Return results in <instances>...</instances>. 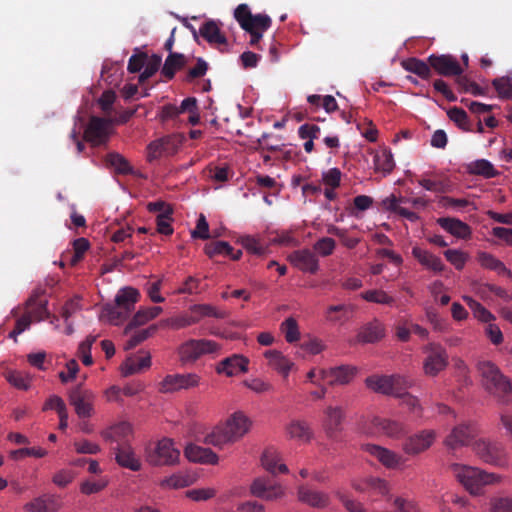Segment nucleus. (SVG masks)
I'll return each mask as SVG.
<instances>
[{
  "label": "nucleus",
  "mask_w": 512,
  "mask_h": 512,
  "mask_svg": "<svg viewBox=\"0 0 512 512\" xmlns=\"http://www.w3.org/2000/svg\"><path fill=\"white\" fill-rule=\"evenodd\" d=\"M449 469L455 479L472 496H481L484 493V487L487 485L499 483L501 476L495 473H488L480 468L452 463Z\"/></svg>",
  "instance_id": "f257e3e1"
},
{
  "label": "nucleus",
  "mask_w": 512,
  "mask_h": 512,
  "mask_svg": "<svg viewBox=\"0 0 512 512\" xmlns=\"http://www.w3.org/2000/svg\"><path fill=\"white\" fill-rule=\"evenodd\" d=\"M477 369L488 393L497 397L502 403L512 402V381L501 372L495 363L488 360L479 361Z\"/></svg>",
  "instance_id": "f03ea898"
},
{
  "label": "nucleus",
  "mask_w": 512,
  "mask_h": 512,
  "mask_svg": "<svg viewBox=\"0 0 512 512\" xmlns=\"http://www.w3.org/2000/svg\"><path fill=\"white\" fill-rule=\"evenodd\" d=\"M249 427V419L242 413H235L225 424L217 426L208 434L205 437V442L221 448L228 443L239 440L248 432Z\"/></svg>",
  "instance_id": "7ed1b4c3"
},
{
  "label": "nucleus",
  "mask_w": 512,
  "mask_h": 512,
  "mask_svg": "<svg viewBox=\"0 0 512 512\" xmlns=\"http://www.w3.org/2000/svg\"><path fill=\"white\" fill-rule=\"evenodd\" d=\"M234 18L240 27L250 34V45L256 46L272 24L271 18L267 14L253 15L247 4H240L234 10Z\"/></svg>",
  "instance_id": "20e7f679"
},
{
  "label": "nucleus",
  "mask_w": 512,
  "mask_h": 512,
  "mask_svg": "<svg viewBox=\"0 0 512 512\" xmlns=\"http://www.w3.org/2000/svg\"><path fill=\"white\" fill-rule=\"evenodd\" d=\"M219 349L220 345L213 340L191 339L179 347V359L183 364L194 363L201 356L217 353Z\"/></svg>",
  "instance_id": "39448f33"
},
{
  "label": "nucleus",
  "mask_w": 512,
  "mask_h": 512,
  "mask_svg": "<svg viewBox=\"0 0 512 512\" xmlns=\"http://www.w3.org/2000/svg\"><path fill=\"white\" fill-rule=\"evenodd\" d=\"M423 352L427 354L423 369L428 376H436L448 365V354L446 349L439 343L431 342L423 347Z\"/></svg>",
  "instance_id": "423d86ee"
},
{
  "label": "nucleus",
  "mask_w": 512,
  "mask_h": 512,
  "mask_svg": "<svg viewBox=\"0 0 512 512\" xmlns=\"http://www.w3.org/2000/svg\"><path fill=\"white\" fill-rule=\"evenodd\" d=\"M95 398V394L82 385L75 386L69 392V402L81 419L90 418L94 414Z\"/></svg>",
  "instance_id": "0eeeda50"
},
{
  "label": "nucleus",
  "mask_w": 512,
  "mask_h": 512,
  "mask_svg": "<svg viewBox=\"0 0 512 512\" xmlns=\"http://www.w3.org/2000/svg\"><path fill=\"white\" fill-rule=\"evenodd\" d=\"M180 451L171 439L163 438L148 454V461L155 466L173 465L179 459Z\"/></svg>",
  "instance_id": "6e6552de"
},
{
  "label": "nucleus",
  "mask_w": 512,
  "mask_h": 512,
  "mask_svg": "<svg viewBox=\"0 0 512 512\" xmlns=\"http://www.w3.org/2000/svg\"><path fill=\"white\" fill-rule=\"evenodd\" d=\"M477 456L485 463L504 466L506 464L505 450L501 443L488 440H478L474 445Z\"/></svg>",
  "instance_id": "1a4fd4ad"
},
{
  "label": "nucleus",
  "mask_w": 512,
  "mask_h": 512,
  "mask_svg": "<svg viewBox=\"0 0 512 512\" xmlns=\"http://www.w3.org/2000/svg\"><path fill=\"white\" fill-rule=\"evenodd\" d=\"M200 383V376L196 373L170 374L160 383L159 391L162 393H173L179 390H188L197 387Z\"/></svg>",
  "instance_id": "9d476101"
},
{
  "label": "nucleus",
  "mask_w": 512,
  "mask_h": 512,
  "mask_svg": "<svg viewBox=\"0 0 512 512\" xmlns=\"http://www.w3.org/2000/svg\"><path fill=\"white\" fill-rule=\"evenodd\" d=\"M110 128V120L93 116L84 131V139L93 146L105 144L109 138Z\"/></svg>",
  "instance_id": "9b49d317"
},
{
  "label": "nucleus",
  "mask_w": 512,
  "mask_h": 512,
  "mask_svg": "<svg viewBox=\"0 0 512 512\" xmlns=\"http://www.w3.org/2000/svg\"><path fill=\"white\" fill-rule=\"evenodd\" d=\"M357 373V368L350 365H341L329 369H320L319 376L331 386L349 384Z\"/></svg>",
  "instance_id": "f8f14e48"
},
{
  "label": "nucleus",
  "mask_w": 512,
  "mask_h": 512,
  "mask_svg": "<svg viewBox=\"0 0 512 512\" xmlns=\"http://www.w3.org/2000/svg\"><path fill=\"white\" fill-rule=\"evenodd\" d=\"M404 379L400 376H370L365 380L366 386L378 393L386 395H398V391Z\"/></svg>",
  "instance_id": "ddd939ff"
},
{
  "label": "nucleus",
  "mask_w": 512,
  "mask_h": 512,
  "mask_svg": "<svg viewBox=\"0 0 512 512\" xmlns=\"http://www.w3.org/2000/svg\"><path fill=\"white\" fill-rule=\"evenodd\" d=\"M428 63L441 76H459L463 69L457 59L451 55H430Z\"/></svg>",
  "instance_id": "4468645a"
},
{
  "label": "nucleus",
  "mask_w": 512,
  "mask_h": 512,
  "mask_svg": "<svg viewBox=\"0 0 512 512\" xmlns=\"http://www.w3.org/2000/svg\"><path fill=\"white\" fill-rule=\"evenodd\" d=\"M477 429L473 423H462L455 426L445 439V445L450 449L467 446L475 437Z\"/></svg>",
  "instance_id": "2eb2a0df"
},
{
  "label": "nucleus",
  "mask_w": 512,
  "mask_h": 512,
  "mask_svg": "<svg viewBox=\"0 0 512 512\" xmlns=\"http://www.w3.org/2000/svg\"><path fill=\"white\" fill-rule=\"evenodd\" d=\"M251 493L255 497L272 501L284 495L283 487L270 478H257L251 485Z\"/></svg>",
  "instance_id": "dca6fc26"
},
{
  "label": "nucleus",
  "mask_w": 512,
  "mask_h": 512,
  "mask_svg": "<svg viewBox=\"0 0 512 512\" xmlns=\"http://www.w3.org/2000/svg\"><path fill=\"white\" fill-rule=\"evenodd\" d=\"M434 440L435 432L433 430H423L408 437L403 444V450L409 455H417L427 450Z\"/></svg>",
  "instance_id": "f3484780"
},
{
  "label": "nucleus",
  "mask_w": 512,
  "mask_h": 512,
  "mask_svg": "<svg viewBox=\"0 0 512 512\" xmlns=\"http://www.w3.org/2000/svg\"><path fill=\"white\" fill-rule=\"evenodd\" d=\"M249 360L241 354H233L224 358L216 365V372L232 377L248 370Z\"/></svg>",
  "instance_id": "a211bd4d"
},
{
  "label": "nucleus",
  "mask_w": 512,
  "mask_h": 512,
  "mask_svg": "<svg viewBox=\"0 0 512 512\" xmlns=\"http://www.w3.org/2000/svg\"><path fill=\"white\" fill-rule=\"evenodd\" d=\"M290 262L303 272L315 274L319 269L317 256L309 249L292 252L289 255Z\"/></svg>",
  "instance_id": "6ab92c4d"
},
{
  "label": "nucleus",
  "mask_w": 512,
  "mask_h": 512,
  "mask_svg": "<svg viewBox=\"0 0 512 512\" xmlns=\"http://www.w3.org/2000/svg\"><path fill=\"white\" fill-rule=\"evenodd\" d=\"M132 433V427L128 422L116 423L101 432L102 438L110 443H116L117 446L128 445V437Z\"/></svg>",
  "instance_id": "aec40b11"
},
{
  "label": "nucleus",
  "mask_w": 512,
  "mask_h": 512,
  "mask_svg": "<svg viewBox=\"0 0 512 512\" xmlns=\"http://www.w3.org/2000/svg\"><path fill=\"white\" fill-rule=\"evenodd\" d=\"M62 506L58 496L43 494L34 498L25 505V510L30 512H57Z\"/></svg>",
  "instance_id": "412c9836"
},
{
  "label": "nucleus",
  "mask_w": 512,
  "mask_h": 512,
  "mask_svg": "<svg viewBox=\"0 0 512 512\" xmlns=\"http://www.w3.org/2000/svg\"><path fill=\"white\" fill-rule=\"evenodd\" d=\"M364 450L377 458L387 468H397L402 464L401 456L375 444H366Z\"/></svg>",
  "instance_id": "4be33fe9"
},
{
  "label": "nucleus",
  "mask_w": 512,
  "mask_h": 512,
  "mask_svg": "<svg viewBox=\"0 0 512 512\" xmlns=\"http://www.w3.org/2000/svg\"><path fill=\"white\" fill-rule=\"evenodd\" d=\"M439 226L460 239H468L471 237L472 231L468 224L465 222L452 217H441L437 219Z\"/></svg>",
  "instance_id": "5701e85b"
},
{
  "label": "nucleus",
  "mask_w": 512,
  "mask_h": 512,
  "mask_svg": "<svg viewBox=\"0 0 512 512\" xmlns=\"http://www.w3.org/2000/svg\"><path fill=\"white\" fill-rule=\"evenodd\" d=\"M325 419L323 426L328 437L333 438L341 430L344 419V411L341 407L328 406L325 409Z\"/></svg>",
  "instance_id": "b1692460"
},
{
  "label": "nucleus",
  "mask_w": 512,
  "mask_h": 512,
  "mask_svg": "<svg viewBox=\"0 0 512 512\" xmlns=\"http://www.w3.org/2000/svg\"><path fill=\"white\" fill-rule=\"evenodd\" d=\"M298 499L314 508H324L329 504L328 494L313 490L304 485H301L298 488Z\"/></svg>",
  "instance_id": "393cba45"
},
{
  "label": "nucleus",
  "mask_w": 512,
  "mask_h": 512,
  "mask_svg": "<svg viewBox=\"0 0 512 512\" xmlns=\"http://www.w3.org/2000/svg\"><path fill=\"white\" fill-rule=\"evenodd\" d=\"M116 462L124 468L132 471H139L141 463L129 445L116 446L113 448Z\"/></svg>",
  "instance_id": "a878e982"
},
{
  "label": "nucleus",
  "mask_w": 512,
  "mask_h": 512,
  "mask_svg": "<svg viewBox=\"0 0 512 512\" xmlns=\"http://www.w3.org/2000/svg\"><path fill=\"white\" fill-rule=\"evenodd\" d=\"M264 356L268 360V365L270 368L277 371L284 378L288 377L294 364L286 356H284L282 352L278 350H268L264 353Z\"/></svg>",
  "instance_id": "bb28decb"
},
{
  "label": "nucleus",
  "mask_w": 512,
  "mask_h": 512,
  "mask_svg": "<svg viewBox=\"0 0 512 512\" xmlns=\"http://www.w3.org/2000/svg\"><path fill=\"white\" fill-rule=\"evenodd\" d=\"M185 456L189 461L202 464H216L218 456L209 448L190 444L185 448Z\"/></svg>",
  "instance_id": "cd10ccee"
},
{
  "label": "nucleus",
  "mask_w": 512,
  "mask_h": 512,
  "mask_svg": "<svg viewBox=\"0 0 512 512\" xmlns=\"http://www.w3.org/2000/svg\"><path fill=\"white\" fill-rule=\"evenodd\" d=\"M385 335V329L381 322L373 320L362 326L358 333V341L363 343H374L381 340Z\"/></svg>",
  "instance_id": "c85d7f7f"
},
{
  "label": "nucleus",
  "mask_w": 512,
  "mask_h": 512,
  "mask_svg": "<svg viewBox=\"0 0 512 512\" xmlns=\"http://www.w3.org/2000/svg\"><path fill=\"white\" fill-rule=\"evenodd\" d=\"M412 255L418 260V262L422 266L435 273H440L445 268V265L438 256L419 247L412 248Z\"/></svg>",
  "instance_id": "c756f323"
},
{
  "label": "nucleus",
  "mask_w": 512,
  "mask_h": 512,
  "mask_svg": "<svg viewBox=\"0 0 512 512\" xmlns=\"http://www.w3.org/2000/svg\"><path fill=\"white\" fill-rule=\"evenodd\" d=\"M200 35L210 44L226 45L227 38L221 32L215 21L209 20L202 24L199 29Z\"/></svg>",
  "instance_id": "7c9ffc66"
},
{
  "label": "nucleus",
  "mask_w": 512,
  "mask_h": 512,
  "mask_svg": "<svg viewBox=\"0 0 512 512\" xmlns=\"http://www.w3.org/2000/svg\"><path fill=\"white\" fill-rule=\"evenodd\" d=\"M151 366V356L149 353L129 357L123 365V374L129 376L138 373Z\"/></svg>",
  "instance_id": "2f4dec72"
},
{
  "label": "nucleus",
  "mask_w": 512,
  "mask_h": 512,
  "mask_svg": "<svg viewBox=\"0 0 512 512\" xmlns=\"http://www.w3.org/2000/svg\"><path fill=\"white\" fill-rule=\"evenodd\" d=\"M373 425L389 437L397 438L405 433L403 424L395 420L376 417L373 419Z\"/></svg>",
  "instance_id": "473e14b6"
},
{
  "label": "nucleus",
  "mask_w": 512,
  "mask_h": 512,
  "mask_svg": "<svg viewBox=\"0 0 512 512\" xmlns=\"http://www.w3.org/2000/svg\"><path fill=\"white\" fill-rule=\"evenodd\" d=\"M477 260L485 269L495 271L499 275L512 276L511 271L505 266V264L490 253L483 251L479 252L477 254Z\"/></svg>",
  "instance_id": "72a5a7b5"
},
{
  "label": "nucleus",
  "mask_w": 512,
  "mask_h": 512,
  "mask_svg": "<svg viewBox=\"0 0 512 512\" xmlns=\"http://www.w3.org/2000/svg\"><path fill=\"white\" fill-rule=\"evenodd\" d=\"M186 65V58L181 53L171 52L167 56L164 65L161 69V73L167 79H173L175 73L182 69Z\"/></svg>",
  "instance_id": "f704fd0d"
},
{
  "label": "nucleus",
  "mask_w": 512,
  "mask_h": 512,
  "mask_svg": "<svg viewBox=\"0 0 512 512\" xmlns=\"http://www.w3.org/2000/svg\"><path fill=\"white\" fill-rule=\"evenodd\" d=\"M139 297L140 294L137 289L126 287L117 293L115 303L123 308V310L130 313L134 309V305L138 301Z\"/></svg>",
  "instance_id": "c9c22d12"
},
{
  "label": "nucleus",
  "mask_w": 512,
  "mask_h": 512,
  "mask_svg": "<svg viewBox=\"0 0 512 512\" xmlns=\"http://www.w3.org/2000/svg\"><path fill=\"white\" fill-rule=\"evenodd\" d=\"M402 67L404 70L416 74L422 79H429L432 76L431 66L428 61L425 62L415 57L404 60L402 62Z\"/></svg>",
  "instance_id": "e433bc0d"
},
{
  "label": "nucleus",
  "mask_w": 512,
  "mask_h": 512,
  "mask_svg": "<svg viewBox=\"0 0 512 512\" xmlns=\"http://www.w3.org/2000/svg\"><path fill=\"white\" fill-rule=\"evenodd\" d=\"M467 172L484 178H494L499 175L493 164L486 159L475 160L467 165Z\"/></svg>",
  "instance_id": "4c0bfd02"
},
{
  "label": "nucleus",
  "mask_w": 512,
  "mask_h": 512,
  "mask_svg": "<svg viewBox=\"0 0 512 512\" xmlns=\"http://www.w3.org/2000/svg\"><path fill=\"white\" fill-rule=\"evenodd\" d=\"M90 243L86 238L80 237L73 241V253L68 252L63 255V259L60 262L61 266H64V261H68L71 266H75L80 260H82L85 252L89 249Z\"/></svg>",
  "instance_id": "58836bf2"
},
{
  "label": "nucleus",
  "mask_w": 512,
  "mask_h": 512,
  "mask_svg": "<svg viewBox=\"0 0 512 512\" xmlns=\"http://www.w3.org/2000/svg\"><path fill=\"white\" fill-rule=\"evenodd\" d=\"M26 313L32 320L41 321L48 315L47 301L38 299L37 295H32L26 302Z\"/></svg>",
  "instance_id": "ea45409f"
},
{
  "label": "nucleus",
  "mask_w": 512,
  "mask_h": 512,
  "mask_svg": "<svg viewBox=\"0 0 512 512\" xmlns=\"http://www.w3.org/2000/svg\"><path fill=\"white\" fill-rule=\"evenodd\" d=\"M353 311L354 307L352 305H331L325 312V318L331 323H344L349 319V313Z\"/></svg>",
  "instance_id": "a19ab883"
},
{
  "label": "nucleus",
  "mask_w": 512,
  "mask_h": 512,
  "mask_svg": "<svg viewBox=\"0 0 512 512\" xmlns=\"http://www.w3.org/2000/svg\"><path fill=\"white\" fill-rule=\"evenodd\" d=\"M162 312V308L159 306L148 307L140 309L132 318L128 324L126 330L142 326L148 321L155 319Z\"/></svg>",
  "instance_id": "79ce46f5"
},
{
  "label": "nucleus",
  "mask_w": 512,
  "mask_h": 512,
  "mask_svg": "<svg viewBox=\"0 0 512 512\" xmlns=\"http://www.w3.org/2000/svg\"><path fill=\"white\" fill-rule=\"evenodd\" d=\"M464 302L472 310L473 315L479 321L489 323L495 319L494 315L488 311L480 302L470 296H463Z\"/></svg>",
  "instance_id": "37998d69"
},
{
  "label": "nucleus",
  "mask_w": 512,
  "mask_h": 512,
  "mask_svg": "<svg viewBox=\"0 0 512 512\" xmlns=\"http://www.w3.org/2000/svg\"><path fill=\"white\" fill-rule=\"evenodd\" d=\"M190 311L194 317H199V320L203 317H213L216 319H223L226 317V313L224 311L218 310L210 304L192 305L190 307Z\"/></svg>",
  "instance_id": "c03bdc74"
},
{
  "label": "nucleus",
  "mask_w": 512,
  "mask_h": 512,
  "mask_svg": "<svg viewBox=\"0 0 512 512\" xmlns=\"http://www.w3.org/2000/svg\"><path fill=\"white\" fill-rule=\"evenodd\" d=\"M360 297L367 302L383 304L392 306L395 302V299L388 295L385 291L381 289H372L364 291L360 294Z\"/></svg>",
  "instance_id": "a18cd8bd"
},
{
  "label": "nucleus",
  "mask_w": 512,
  "mask_h": 512,
  "mask_svg": "<svg viewBox=\"0 0 512 512\" xmlns=\"http://www.w3.org/2000/svg\"><path fill=\"white\" fill-rule=\"evenodd\" d=\"M287 430L292 438L302 441H309L312 437L311 429L305 421L294 420L290 423Z\"/></svg>",
  "instance_id": "49530a36"
},
{
  "label": "nucleus",
  "mask_w": 512,
  "mask_h": 512,
  "mask_svg": "<svg viewBox=\"0 0 512 512\" xmlns=\"http://www.w3.org/2000/svg\"><path fill=\"white\" fill-rule=\"evenodd\" d=\"M374 166L376 171L382 172L384 175L391 173L395 166L392 153L385 150L376 154L374 156Z\"/></svg>",
  "instance_id": "de8ad7c7"
},
{
  "label": "nucleus",
  "mask_w": 512,
  "mask_h": 512,
  "mask_svg": "<svg viewBox=\"0 0 512 512\" xmlns=\"http://www.w3.org/2000/svg\"><path fill=\"white\" fill-rule=\"evenodd\" d=\"M449 118L456 123V125L464 131L472 132L473 125L468 118L465 110L458 107H453L448 111Z\"/></svg>",
  "instance_id": "09e8293b"
},
{
  "label": "nucleus",
  "mask_w": 512,
  "mask_h": 512,
  "mask_svg": "<svg viewBox=\"0 0 512 512\" xmlns=\"http://www.w3.org/2000/svg\"><path fill=\"white\" fill-rule=\"evenodd\" d=\"M162 63V57L157 54H153L151 57H147L144 65V71L139 76V82L143 83L145 80L152 77L160 68Z\"/></svg>",
  "instance_id": "8fccbe9b"
},
{
  "label": "nucleus",
  "mask_w": 512,
  "mask_h": 512,
  "mask_svg": "<svg viewBox=\"0 0 512 512\" xmlns=\"http://www.w3.org/2000/svg\"><path fill=\"white\" fill-rule=\"evenodd\" d=\"M191 479L187 475L183 474H173L169 477L164 478L160 482V486L162 488H170V489H178L184 488L191 484Z\"/></svg>",
  "instance_id": "3c124183"
},
{
  "label": "nucleus",
  "mask_w": 512,
  "mask_h": 512,
  "mask_svg": "<svg viewBox=\"0 0 512 512\" xmlns=\"http://www.w3.org/2000/svg\"><path fill=\"white\" fill-rule=\"evenodd\" d=\"M492 85L501 99H512V78L499 77L492 81Z\"/></svg>",
  "instance_id": "603ef678"
},
{
  "label": "nucleus",
  "mask_w": 512,
  "mask_h": 512,
  "mask_svg": "<svg viewBox=\"0 0 512 512\" xmlns=\"http://www.w3.org/2000/svg\"><path fill=\"white\" fill-rule=\"evenodd\" d=\"M106 162L110 166L114 167L116 172L119 174H129L132 168L129 162L118 153H110L106 157Z\"/></svg>",
  "instance_id": "864d4df0"
},
{
  "label": "nucleus",
  "mask_w": 512,
  "mask_h": 512,
  "mask_svg": "<svg viewBox=\"0 0 512 512\" xmlns=\"http://www.w3.org/2000/svg\"><path fill=\"white\" fill-rule=\"evenodd\" d=\"M281 330L284 333L285 339L288 343H294L299 339L300 333L298 324L294 318H287L281 324Z\"/></svg>",
  "instance_id": "5fc2aeb1"
},
{
  "label": "nucleus",
  "mask_w": 512,
  "mask_h": 512,
  "mask_svg": "<svg viewBox=\"0 0 512 512\" xmlns=\"http://www.w3.org/2000/svg\"><path fill=\"white\" fill-rule=\"evenodd\" d=\"M104 312H105V315L108 318L109 322H111L114 325H119L120 323H122L124 320L127 319V317L130 314L116 304L115 305H107L104 308Z\"/></svg>",
  "instance_id": "6e6d98bb"
},
{
  "label": "nucleus",
  "mask_w": 512,
  "mask_h": 512,
  "mask_svg": "<svg viewBox=\"0 0 512 512\" xmlns=\"http://www.w3.org/2000/svg\"><path fill=\"white\" fill-rule=\"evenodd\" d=\"M279 460V454L276 449L267 448L261 457L262 466L271 474H276V465Z\"/></svg>",
  "instance_id": "4d7b16f0"
},
{
  "label": "nucleus",
  "mask_w": 512,
  "mask_h": 512,
  "mask_svg": "<svg viewBox=\"0 0 512 512\" xmlns=\"http://www.w3.org/2000/svg\"><path fill=\"white\" fill-rule=\"evenodd\" d=\"M157 325H151L150 327L146 329H142L140 331H137L131 338L126 342L125 349L130 350L135 348L137 345H139L141 342L146 340L148 337H150L152 334H154L157 330Z\"/></svg>",
  "instance_id": "13d9d810"
},
{
  "label": "nucleus",
  "mask_w": 512,
  "mask_h": 512,
  "mask_svg": "<svg viewBox=\"0 0 512 512\" xmlns=\"http://www.w3.org/2000/svg\"><path fill=\"white\" fill-rule=\"evenodd\" d=\"M444 256L457 270H462L468 260V254L457 249L444 251Z\"/></svg>",
  "instance_id": "bf43d9fd"
},
{
  "label": "nucleus",
  "mask_w": 512,
  "mask_h": 512,
  "mask_svg": "<svg viewBox=\"0 0 512 512\" xmlns=\"http://www.w3.org/2000/svg\"><path fill=\"white\" fill-rule=\"evenodd\" d=\"M232 252V246L225 241H215L207 244L205 246V253L210 257H214L216 255H225L228 256V253Z\"/></svg>",
  "instance_id": "052dcab7"
},
{
  "label": "nucleus",
  "mask_w": 512,
  "mask_h": 512,
  "mask_svg": "<svg viewBox=\"0 0 512 512\" xmlns=\"http://www.w3.org/2000/svg\"><path fill=\"white\" fill-rule=\"evenodd\" d=\"M396 397H399L402 399V404L405 405L412 413H414L417 417H420L422 415V407L419 403V400L408 393L398 391V395Z\"/></svg>",
  "instance_id": "680f3d73"
},
{
  "label": "nucleus",
  "mask_w": 512,
  "mask_h": 512,
  "mask_svg": "<svg viewBox=\"0 0 512 512\" xmlns=\"http://www.w3.org/2000/svg\"><path fill=\"white\" fill-rule=\"evenodd\" d=\"M335 247L336 242L330 237L320 238L313 246L314 250L323 257L331 255L334 252Z\"/></svg>",
  "instance_id": "e2e57ef3"
},
{
  "label": "nucleus",
  "mask_w": 512,
  "mask_h": 512,
  "mask_svg": "<svg viewBox=\"0 0 512 512\" xmlns=\"http://www.w3.org/2000/svg\"><path fill=\"white\" fill-rule=\"evenodd\" d=\"M6 379L11 385L18 389L26 390L30 385V378L19 371H10Z\"/></svg>",
  "instance_id": "0e129e2a"
},
{
  "label": "nucleus",
  "mask_w": 512,
  "mask_h": 512,
  "mask_svg": "<svg viewBox=\"0 0 512 512\" xmlns=\"http://www.w3.org/2000/svg\"><path fill=\"white\" fill-rule=\"evenodd\" d=\"M336 496L349 512H366V509L361 502L350 498L345 493L337 491Z\"/></svg>",
  "instance_id": "69168bd1"
},
{
  "label": "nucleus",
  "mask_w": 512,
  "mask_h": 512,
  "mask_svg": "<svg viewBox=\"0 0 512 512\" xmlns=\"http://www.w3.org/2000/svg\"><path fill=\"white\" fill-rule=\"evenodd\" d=\"M81 298L74 297L65 302L61 309V316L67 322L70 317H72L75 313L82 309L81 307Z\"/></svg>",
  "instance_id": "338daca9"
},
{
  "label": "nucleus",
  "mask_w": 512,
  "mask_h": 512,
  "mask_svg": "<svg viewBox=\"0 0 512 512\" xmlns=\"http://www.w3.org/2000/svg\"><path fill=\"white\" fill-rule=\"evenodd\" d=\"M491 512H512V498L500 497L491 501Z\"/></svg>",
  "instance_id": "774afa93"
}]
</instances>
